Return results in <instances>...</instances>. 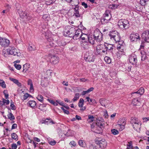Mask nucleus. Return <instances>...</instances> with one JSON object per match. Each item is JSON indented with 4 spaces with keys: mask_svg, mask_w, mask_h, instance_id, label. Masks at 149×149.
I'll use <instances>...</instances> for the list:
<instances>
[{
    "mask_svg": "<svg viewBox=\"0 0 149 149\" xmlns=\"http://www.w3.org/2000/svg\"><path fill=\"white\" fill-rule=\"evenodd\" d=\"M111 39L114 41L116 43L120 41V37L119 33L116 31H110L109 34Z\"/></svg>",
    "mask_w": 149,
    "mask_h": 149,
    "instance_id": "obj_1",
    "label": "nucleus"
},
{
    "mask_svg": "<svg viewBox=\"0 0 149 149\" xmlns=\"http://www.w3.org/2000/svg\"><path fill=\"white\" fill-rule=\"evenodd\" d=\"M130 123L135 130H137L138 128H140L141 124L139 120L136 117H132L130 119Z\"/></svg>",
    "mask_w": 149,
    "mask_h": 149,
    "instance_id": "obj_2",
    "label": "nucleus"
},
{
    "mask_svg": "<svg viewBox=\"0 0 149 149\" xmlns=\"http://www.w3.org/2000/svg\"><path fill=\"white\" fill-rule=\"evenodd\" d=\"M49 31H47L45 33V37L46 38L47 40L49 42V47H54L56 46V42L51 37V33H49Z\"/></svg>",
    "mask_w": 149,
    "mask_h": 149,
    "instance_id": "obj_3",
    "label": "nucleus"
},
{
    "mask_svg": "<svg viewBox=\"0 0 149 149\" xmlns=\"http://www.w3.org/2000/svg\"><path fill=\"white\" fill-rule=\"evenodd\" d=\"M66 27L68 29L67 30L65 29L64 31V34L66 35V36H68L70 37H73L74 35L75 31L76 29L74 27H70L69 26Z\"/></svg>",
    "mask_w": 149,
    "mask_h": 149,
    "instance_id": "obj_4",
    "label": "nucleus"
},
{
    "mask_svg": "<svg viewBox=\"0 0 149 149\" xmlns=\"http://www.w3.org/2000/svg\"><path fill=\"white\" fill-rule=\"evenodd\" d=\"M118 25L119 27L123 29H127L130 26L129 21L126 19H123L119 20Z\"/></svg>",
    "mask_w": 149,
    "mask_h": 149,
    "instance_id": "obj_5",
    "label": "nucleus"
},
{
    "mask_svg": "<svg viewBox=\"0 0 149 149\" xmlns=\"http://www.w3.org/2000/svg\"><path fill=\"white\" fill-rule=\"evenodd\" d=\"M6 51L7 53L9 54L16 56H20L21 54L20 52L14 47H9L6 49Z\"/></svg>",
    "mask_w": 149,
    "mask_h": 149,
    "instance_id": "obj_6",
    "label": "nucleus"
},
{
    "mask_svg": "<svg viewBox=\"0 0 149 149\" xmlns=\"http://www.w3.org/2000/svg\"><path fill=\"white\" fill-rule=\"evenodd\" d=\"M93 37L97 42H100L102 40V34L98 29H96L94 31Z\"/></svg>",
    "mask_w": 149,
    "mask_h": 149,
    "instance_id": "obj_7",
    "label": "nucleus"
},
{
    "mask_svg": "<svg viewBox=\"0 0 149 149\" xmlns=\"http://www.w3.org/2000/svg\"><path fill=\"white\" fill-rule=\"evenodd\" d=\"M10 44V42L9 40L5 38L0 37V45L2 47H8Z\"/></svg>",
    "mask_w": 149,
    "mask_h": 149,
    "instance_id": "obj_8",
    "label": "nucleus"
},
{
    "mask_svg": "<svg viewBox=\"0 0 149 149\" xmlns=\"http://www.w3.org/2000/svg\"><path fill=\"white\" fill-rule=\"evenodd\" d=\"M85 59L89 62H93L95 58L94 56L91 53L87 52L84 56Z\"/></svg>",
    "mask_w": 149,
    "mask_h": 149,
    "instance_id": "obj_9",
    "label": "nucleus"
},
{
    "mask_svg": "<svg viewBox=\"0 0 149 149\" xmlns=\"http://www.w3.org/2000/svg\"><path fill=\"white\" fill-rule=\"evenodd\" d=\"M141 37L145 41L149 42V31L146 30L144 31L142 34Z\"/></svg>",
    "mask_w": 149,
    "mask_h": 149,
    "instance_id": "obj_10",
    "label": "nucleus"
},
{
    "mask_svg": "<svg viewBox=\"0 0 149 149\" xmlns=\"http://www.w3.org/2000/svg\"><path fill=\"white\" fill-rule=\"evenodd\" d=\"M129 59L130 63L132 65L136 64L137 62L136 56L134 54H132L130 56Z\"/></svg>",
    "mask_w": 149,
    "mask_h": 149,
    "instance_id": "obj_11",
    "label": "nucleus"
},
{
    "mask_svg": "<svg viewBox=\"0 0 149 149\" xmlns=\"http://www.w3.org/2000/svg\"><path fill=\"white\" fill-rule=\"evenodd\" d=\"M19 92L20 97L23 101L26 100L28 97L29 96V94L25 93L24 91L21 90L19 91Z\"/></svg>",
    "mask_w": 149,
    "mask_h": 149,
    "instance_id": "obj_12",
    "label": "nucleus"
},
{
    "mask_svg": "<svg viewBox=\"0 0 149 149\" xmlns=\"http://www.w3.org/2000/svg\"><path fill=\"white\" fill-rule=\"evenodd\" d=\"M96 124L99 127L98 130L99 131L101 132L102 130V128L103 127V125L104 124L103 120L102 118L100 120H97Z\"/></svg>",
    "mask_w": 149,
    "mask_h": 149,
    "instance_id": "obj_13",
    "label": "nucleus"
},
{
    "mask_svg": "<svg viewBox=\"0 0 149 149\" xmlns=\"http://www.w3.org/2000/svg\"><path fill=\"white\" fill-rule=\"evenodd\" d=\"M130 40L132 42H136L138 39L140 40V37L137 33L131 34L130 35Z\"/></svg>",
    "mask_w": 149,
    "mask_h": 149,
    "instance_id": "obj_14",
    "label": "nucleus"
},
{
    "mask_svg": "<svg viewBox=\"0 0 149 149\" xmlns=\"http://www.w3.org/2000/svg\"><path fill=\"white\" fill-rule=\"evenodd\" d=\"M50 61L52 64H56L59 62V58L55 56H51Z\"/></svg>",
    "mask_w": 149,
    "mask_h": 149,
    "instance_id": "obj_15",
    "label": "nucleus"
},
{
    "mask_svg": "<svg viewBox=\"0 0 149 149\" xmlns=\"http://www.w3.org/2000/svg\"><path fill=\"white\" fill-rule=\"evenodd\" d=\"M79 1V0H71L69 2V5L70 6H75V7H79L78 5Z\"/></svg>",
    "mask_w": 149,
    "mask_h": 149,
    "instance_id": "obj_16",
    "label": "nucleus"
},
{
    "mask_svg": "<svg viewBox=\"0 0 149 149\" xmlns=\"http://www.w3.org/2000/svg\"><path fill=\"white\" fill-rule=\"evenodd\" d=\"M74 33V35L73 37V38L74 40H77V38L79 37L80 36V35L82 34L81 30L79 29H76V31H75Z\"/></svg>",
    "mask_w": 149,
    "mask_h": 149,
    "instance_id": "obj_17",
    "label": "nucleus"
},
{
    "mask_svg": "<svg viewBox=\"0 0 149 149\" xmlns=\"http://www.w3.org/2000/svg\"><path fill=\"white\" fill-rule=\"evenodd\" d=\"M100 147L102 148H106L107 145V142L104 139H102L99 142Z\"/></svg>",
    "mask_w": 149,
    "mask_h": 149,
    "instance_id": "obj_18",
    "label": "nucleus"
},
{
    "mask_svg": "<svg viewBox=\"0 0 149 149\" xmlns=\"http://www.w3.org/2000/svg\"><path fill=\"white\" fill-rule=\"evenodd\" d=\"M118 42V44L117 45V49H125V45L123 40H120Z\"/></svg>",
    "mask_w": 149,
    "mask_h": 149,
    "instance_id": "obj_19",
    "label": "nucleus"
},
{
    "mask_svg": "<svg viewBox=\"0 0 149 149\" xmlns=\"http://www.w3.org/2000/svg\"><path fill=\"white\" fill-rule=\"evenodd\" d=\"M79 7H74V14L73 16L76 17H79L80 16V15L79 13Z\"/></svg>",
    "mask_w": 149,
    "mask_h": 149,
    "instance_id": "obj_20",
    "label": "nucleus"
},
{
    "mask_svg": "<svg viewBox=\"0 0 149 149\" xmlns=\"http://www.w3.org/2000/svg\"><path fill=\"white\" fill-rule=\"evenodd\" d=\"M113 45L110 44L105 43V48L108 52L111 51L113 50Z\"/></svg>",
    "mask_w": 149,
    "mask_h": 149,
    "instance_id": "obj_21",
    "label": "nucleus"
},
{
    "mask_svg": "<svg viewBox=\"0 0 149 149\" xmlns=\"http://www.w3.org/2000/svg\"><path fill=\"white\" fill-rule=\"evenodd\" d=\"M144 92V89L143 88H141L138 91L132 93V95H134L132 96H136V94H139V95H142Z\"/></svg>",
    "mask_w": 149,
    "mask_h": 149,
    "instance_id": "obj_22",
    "label": "nucleus"
},
{
    "mask_svg": "<svg viewBox=\"0 0 149 149\" xmlns=\"http://www.w3.org/2000/svg\"><path fill=\"white\" fill-rule=\"evenodd\" d=\"M29 106L31 108L34 109L36 107V103L34 100H30L27 103Z\"/></svg>",
    "mask_w": 149,
    "mask_h": 149,
    "instance_id": "obj_23",
    "label": "nucleus"
},
{
    "mask_svg": "<svg viewBox=\"0 0 149 149\" xmlns=\"http://www.w3.org/2000/svg\"><path fill=\"white\" fill-rule=\"evenodd\" d=\"M104 48H105V43L104 45L100 44L98 45L96 47V50L98 54H100V51L101 50L103 49Z\"/></svg>",
    "mask_w": 149,
    "mask_h": 149,
    "instance_id": "obj_24",
    "label": "nucleus"
},
{
    "mask_svg": "<svg viewBox=\"0 0 149 149\" xmlns=\"http://www.w3.org/2000/svg\"><path fill=\"white\" fill-rule=\"evenodd\" d=\"M111 18V17H104L103 18L101 19V22L104 24L107 23L110 20Z\"/></svg>",
    "mask_w": 149,
    "mask_h": 149,
    "instance_id": "obj_25",
    "label": "nucleus"
},
{
    "mask_svg": "<svg viewBox=\"0 0 149 149\" xmlns=\"http://www.w3.org/2000/svg\"><path fill=\"white\" fill-rule=\"evenodd\" d=\"M88 41L92 45L95 44V39L94 37H93L92 36L88 37Z\"/></svg>",
    "mask_w": 149,
    "mask_h": 149,
    "instance_id": "obj_26",
    "label": "nucleus"
},
{
    "mask_svg": "<svg viewBox=\"0 0 149 149\" xmlns=\"http://www.w3.org/2000/svg\"><path fill=\"white\" fill-rule=\"evenodd\" d=\"M9 79L17 84L19 87H20L22 85L21 83L19 82L17 79L12 78H10Z\"/></svg>",
    "mask_w": 149,
    "mask_h": 149,
    "instance_id": "obj_27",
    "label": "nucleus"
},
{
    "mask_svg": "<svg viewBox=\"0 0 149 149\" xmlns=\"http://www.w3.org/2000/svg\"><path fill=\"white\" fill-rule=\"evenodd\" d=\"M132 103V104L134 105H139L141 104L140 102L137 98H135L133 99Z\"/></svg>",
    "mask_w": 149,
    "mask_h": 149,
    "instance_id": "obj_28",
    "label": "nucleus"
},
{
    "mask_svg": "<svg viewBox=\"0 0 149 149\" xmlns=\"http://www.w3.org/2000/svg\"><path fill=\"white\" fill-rule=\"evenodd\" d=\"M30 65L29 63H26L23 66V72H26L28 69L30 68Z\"/></svg>",
    "mask_w": 149,
    "mask_h": 149,
    "instance_id": "obj_29",
    "label": "nucleus"
},
{
    "mask_svg": "<svg viewBox=\"0 0 149 149\" xmlns=\"http://www.w3.org/2000/svg\"><path fill=\"white\" fill-rule=\"evenodd\" d=\"M118 51L117 52V55L118 56H120L123 55H124L125 52L124 50L125 49H117Z\"/></svg>",
    "mask_w": 149,
    "mask_h": 149,
    "instance_id": "obj_30",
    "label": "nucleus"
},
{
    "mask_svg": "<svg viewBox=\"0 0 149 149\" xmlns=\"http://www.w3.org/2000/svg\"><path fill=\"white\" fill-rule=\"evenodd\" d=\"M125 122H123L122 124H118L117 127H119V130L122 131L125 128Z\"/></svg>",
    "mask_w": 149,
    "mask_h": 149,
    "instance_id": "obj_31",
    "label": "nucleus"
},
{
    "mask_svg": "<svg viewBox=\"0 0 149 149\" xmlns=\"http://www.w3.org/2000/svg\"><path fill=\"white\" fill-rule=\"evenodd\" d=\"M42 123H44L45 124L48 125L51 123L52 124H54L55 123L52 120H49L47 119L44 120L43 122H42Z\"/></svg>",
    "mask_w": 149,
    "mask_h": 149,
    "instance_id": "obj_32",
    "label": "nucleus"
},
{
    "mask_svg": "<svg viewBox=\"0 0 149 149\" xmlns=\"http://www.w3.org/2000/svg\"><path fill=\"white\" fill-rule=\"evenodd\" d=\"M107 100L103 98H101L100 99L99 102L101 105L104 107H105V102L107 101Z\"/></svg>",
    "mask_w": 149,
    "mask_h": 149,
    "instance_id": "obj_33",
    "label": "nucleus"
},
{
    "mask_svg": "<svg viewBox=\"0 0 149 149\" xmlns=\"http://www.w3.org/2000/svg\"><path fill=\"white\" fill-rule=\"evenodd\" d=\"M74 132L70 130H68L66 134H64L65 135L67 136H72L74 135Z\"/></svg>",
    "mask_w": 149,
    "mask_h": 149,
    "instance_id": "obj_34",
    "label": "nucleus"
},
{
    "mask_svg": "<svg viewBox=\"0 0 149 149\" xmlns=\"http://www.w3.org/2000/svg\"><path fill=\"white\" fill-rule=\"evenodd\" d=\"M28 49L30 51L34 50L36 49V47L33 44L31 43L29 44L28 47Z\"/></svg>",
    "mask_w": 149,
    "mask_h": 149,
    "instance_id": "obj_35",
    "label": "nucleus"
},
{
    "mask_svg": "<svg viewBox=\"0 0 149 149\" xmlns=\"http://www.w3.org/2000/svg\"><path fill=\"white\" fill-rule=\"evenodd\" d=\"M79 145L81 147H85L86 144L84 141L82 140H79L78 142Z\"/></svg>",
    "mask_w": 149,
    "mask_h": 149,
    "instance_id": "obj_36",
    "label": "nucleus"
},
{
    "mask_svg": "<svg viewBox=\"0 0 149 149\" xmlns=\"http://www.w3.org/2000/svg\"><path fill=\"white\" fill-rule=\"evenodd\" d=\"M118 6L119 5L117 4H112L109 6V8L112 9H115L117 8Z\"/></svg>",
    "mask_w": 149,
    "mask_h": 149,
    "instance_id": "obj_37",
    "label": "nucleus"
},
{
    "mask_svg": "<svg viewBox=\"0 0 149 149\" xmlns=\"http://www.w3.org/2000/svg\"><path fill=\"white\" fill-rule=\"evenodd\" d=\"M84 102V101L83 99H80L78 103V106L79 107H83Z\"/></svg>",
    "mask_w": 149,
    "mask_h": 149,
    "instance_id": "obj_38",
    "label": "nucleus"
},
{
    "mask_svg": "<svg viewBox=\"0 0 149 149\" xmlns=\"http://www.w3.org/2000/svg\"><path fill=\"white\" fill-rule=\"evenodd\" d=\"M36 98L40 102H43V97L41 95H38Z\"/></svg>",
    "mask_w": 149,
    "mask_h": 149,
    "instance_id": "obj_39",
    "label": "nucleus"
},
{
    "mask_svg": "<svg viewBox=\"0 0 149 149\" xmlns=\"http://www.w3.org/2000/svg\"><path fill=\"white\" fill-rule=\"evenodd\" d=\"M7 116L8 119H10V120H14L15 118L14 116L11 113H9Z\"/></svg>",
    "mask_w": 149,
    "mask_h": 149,
    "instance_id": "obj_40",
    "label": "nucleus"
},
{
    "mask_svg": "<svg viewBox=\"0 0 149 149\" xmlns=\"http://www.w3.org/2000/svg\"><path fill=\"white\" fill-rule=\"evenodd\" d=\"M104 60L106 63H110L111 61L110 57L108 56H105L104 58Z\"/></svg>",
    "mask_w": 149,
    "mask_h": 149,
    "instance_id": "obj_41",
    "label": "nucleus"
},
{
    "mask_svg": "<svg viewBox=\"0 0 149 149\" xmlns=\"http://www.w3.org/2000/svg\"><path fill=\"white\" fill-rule=\"evenodd\" d=\"M11 137L13 139L16 141H17L18 140V136L15 133H13L12 134Z\"/></svg>",
    "mask_w": 149,
    "mask_h": 149,
    "instance_id": "obj_42",
    "label": "nucleus"
},
{
    "mask_svg": "<svg viewBox=\"0 0 149 149\" xmlns=\"http://www.w3.org/2000/svg\"><path fill=\"white\" fill-rule=\"evenodd\" d=\"M0 85L3 88H6V84L5 82L2 80L0 79Z\"/></svg>",
    "mask_w": 149,
    "mask_h": 149,
    "instance_id": "obj_43",
    "label": "nucleus"
},
{
    "mask_svg": "<svg viewBox=\"0 0 149 149\" xmlns=\"http://www.w3.org/2000/svg\"><path fill=\"white\" fill-rule=\"evenodd\" d=\"M22 15L23 16V17H21L22 18H26L28 19V20H29L31 19V17H28V16L27 13L25 12H24V13H23V14H22Z\"/></svg>",
    "mask_w": 149,
    "mask_h": 149,
    "instance_id": "obj_44",
    "label": "nucleus"
},
{
    "mask_svg": "<svg viewBox=\"0 0 149 149\" xmlns=\"http://www.w3.org/2000/svg\"><path fill=\"white\" fill-rule=\"evenodd\" d=\"M56 0H49L46 1L45 3L47 5H49L54 3L56 1Z\"/></svg>",
    "mask_w": 149,
    "mask_h": 149,
    "instance_id": "obj_45",
    "label": "nucleus"
},
{
    "mask_svg": "<svg viewBox=\"0 0 149 149\" xmlns=\"http://www.w3.org/2000/svg\"><path fill=\"white\" fill-rule=\"evenodd\" d=\"M79 95L78 93H77L75 94V96L73 99V102H75L77 101L79 98Z\"/></svg>",
    "mask_w": 149,
    "mask_h": 149,
    "instance_id": "obj_46",
    "label": "nucleus"
},
{
    "mask_svg": "<svg viewBox=\"0 0 149 149\" xmlns=\"http://www.w3.org/2000/svg\"><path fill=\"white\" fill-rule=\"evenodd\" d=\"M140 53L141 54L142 60H144L146 57L145 52L141 51Z\"/></svg>",
    "mask_w": 149,
    "mask_h": 149,
    "instance_id": "obj_47",
    "label": "nucleus"
},
{
    "mask_svg": "<svg viewBox=\"0 0 149 149\" xmlns=\"http://www.w3.org/2000/svg\"><path fill=\"white\" fill-rule=\"evenodd\" d=\"M46 104H40L38 107V108L41 110H42L43 108L46 107Z\"/></svg>",
    "mask_w": 149,
    "mask_h": 149,
    "instance_id": "obj_48",
    "label": "nucleus"
},
{
    "mask_svg": "<svg viewBox=\"0 0 149 149\" xmlns=\"http://www.w3.org/2000/svg\"><path fill=\"white\" fill-rule=\"evenodd\" d=\"M10 107L11 109L13 110H14L16 109V107L15 105L14 104V102L12 100H11L10 101Z\"/></svg>",
    "mask_w": 149,
    "mask_h": 149,
    "instance_id": "obj_49",
    "label": "nucleus"
},
{
    "mask_svg": "<svg viewBox=\"0 0 149 149\" xmlns=\"http://www.w3.org/2000/svg\"><path fill=\"white\" fill-rule=\"evenodd\" d=\"M42 18L45 21H48L49 19V17L48 15H44L43 16Z\"/></svg>",
    "mask_w": 149,
    "mask_h": 149,
    "instance_id": "obj_50",
    "label": "nucleus"
},
{
    "mask_svg": "<svg viewBox=\"0 0 149 149\" xmlns=\"http://www.w3.org/2000/svg\"><path fill=\"white\" fill-rule=\"evenodd\" d=\"M48 143L50 145L52 146H54L56 143V141L53 139L49 140Z\"/></svg>",
    "mask_w": 149,
    "mask_h": 149,
    "instance_id": "obj_51",
    "label": "nucleus"
},
{
    "mask_svg": "<svg viewBox=\"0 0 149 149\" xmlns=\"http://www.w3.org/2000/svg\"><path fill=\"white\" fill-rule=\"evenodd\" d=\"M104 17H111L109 11L108 10L106 11L105 13L103 15Z\"/></svg>",
    "mask_w": 149,
    "mask_h": 149,
    "instance_id": "obj_52",
    "label": "nucleus"
},
{
    "mask_svg": "<svg viewBox=\"0 0 149 149\" xmlns=\"http://www.w3.org/2000/svg\"><path fill=\"white\" fill-rule=\"evenodd\" d=\"M127 149H132L133 148V146H132V141L129 142L128 143V144H127Z\"/></svg>",
    "mask_w": 149,
    "mask_h": 149,
    "instance_id": "obj_53",
    "label": "nucleus"
},
{
    "mask_svg": "<svg viewBox=\"0 0 149 149\" xmlns=\"http://www.w3.org/2000/svg\"><path fill=\"white\" fill-rule=\"evenodd\" d=\"M17 13L19 14V15L20 17H23V16L22 15V14H23V12L22 9H18L17 10Z\"/></svg>",
    "mask_w": 149,
    "mask_h": 149,
    "instance_id": "obj_54",
    "label": "nucleus"
},
{
    "mask_svg": "<svg viewBox=\"0 0 149 149\" xmlns=\"http://www.w3.org/2000/svg\"><path fill=\"white\" fill-rule=\"evenodd\" d=\"M111 132L114 135L117 134L119 133L118 131L115 129H113L111 130Z\"/></svg>",
    "mask_w": 149,
    "mask_h": 149,
    "instance_id": "obj_55",
    "label": "nucleus"
},
{
    "mask_svg": "<svg viewBox=\"0 0 149 149\" xmlns=\"http://www.w3.org/2000/svg\"><path fill=\"white\" fill-rule=\"evenodd\" d=\"M87 37V36L86 34H84V35H82V34L81 35H80V36L79 37V38H81L82 40H84Z\"/></svg>",
    "mask_w": 149,
    "mask_h": 149,
    "instance_id": "obj_56",
    "label": "nucleus"
},
{
    "mask_svg": "<svg viewBox=\"0 0 149 149\" xmlns=\"http://www.w3.org/2000/svg\"><path fill=\"white\" fill-rule=\"evenodd\" d=\"M2 100H3V101L4 105H8L10 103V101L8 100H6L3 98Z\"/></svg>",
    "mask_w": 149,
    "mask_h": 149,
    "instance_id": "obj_57",
    "label": "nucleus"
},
{
    "mask_svg": "<svg viewBox=\"0 0 149 149\" xmlns=\"http://www.w3.org/2000/svg\"><path fill=\"white\" fill-rule=\"evenodd\" d=\"M86 98L87 100V101L89 103L93 102L94 101H95L93 99H90L89 97H86Z\"/></svg>",
    "mask_w": 149,
    "mask_h": 149,
    "instance_id": "obj_58",
    "label": "nucleus"
},
{
    "mask_svg": "<svg viewBox=\"0 0 149 149\" xmlns=\"http://www.w3.org/2000/svg\"><path fill=\"white\" fill-rule=\"evenodd\" d=\"M14 66L15 68L18 70H19L21 69V65L19 64H14Z\"/></svg>",
    "mask_w": 149,
    "mask_h": 149,
    "instance_id": "obj_59",
    "label": "nucleus"
},
{
    "mask_svg": "<svg viewBox=\"0 0 149 149\" xmlns=\"http://www.w3.org/2000/svg\"><path fill=\"white\" fill-rule=\"evenodd\" d=\"M69 144L70 145H72L71 147H72V146H75L76 145L77 143L74 141H72L70 142Z\"/></svg>",
    "mask_w": 149,
    "mask_h": 149,
    "instance_id": "obj_60",
    "label": "nucleus"
},
{
    "mask_svg": "<svg viewBox=\"0 0 149 149\" xmlns=\"http://www.w3.org/2000/svg\"><path fill=\"white\" fill-rule=\"evenodd\" d=\"M61 109L63 110L64 113L65 114H68L69 113V112L68 111L65 109L63 107H61Z\"/></svg>",
    "mask_w": 149,
    "mask_h": 149,
    "instance_id": "obj_61",
    "label": "nucleus"
},
{
    "mask_svg": "<svg viewBox=\"0 0 149 149\" xmlns=\"http://www.w3.org/2000/svg\"><path fill=\"white\" fill-rule=\"evenodd\" d=\"M88 118L91 120V122L93 121L94 120V118L93 116L89 115L88 116Z\"/></svg>",
    "mask_w": 149,
    "mask_h": 149,
    "instance_id": "obj_62",
    "label": "nucleus"
},
{
    "mask_svg": "<svg viewBox=\"0 0 149 149\" xmlns=\"http://www.w3.org/2000/svg\"><path fill=\"white\" fill-rule=\"evenodd\" d=\"M12 149H16L17 148V145L16 143H13L12 145Z\"/></svg>",
    "mask_w": 149,
    "mask_h": 149,
    "instance_id": "obj_63",
    "label": "nucleus"
},
{
    "mask_svg": "<svg viewBox=\"0 0 149 149\" xmlns=\"http://www.w3.org/2000/svg\"><path fill=\"white\" fill-rule=\"evenodd\" d=\"M143 122H146L148 121L149 120V117H145L143 118Z\"/></svg>",
    "mask_w": 149,
    "mask_h": 149,
    "instance_id": "obj_64",
    "label": "nucleus"
}]
</instances>
